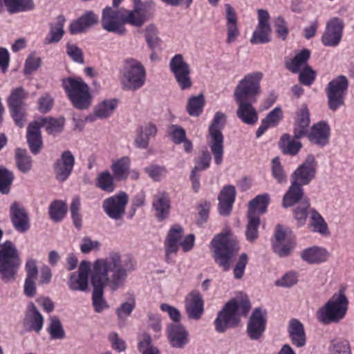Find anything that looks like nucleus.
<instances>
[{
    "label": "nucleus",
    "mask_w": 354,
    "mask_h": 354,
    "mask_svg": "<svg viewBox=\"0 0 354 354\" xmlns=\"http://www.w3.org/2000/svg\"><path fill=\"white\" fill-rule=\"evenodd\" d=\"M135 268L133 259L118 252H111L106 257L94 262L91 283L93 288L92 304L95 312L100 313L109 307L104 298V288L107 286L112 292L123 288L129 274Z\"/></svg>",
    "instance_id": "1"
},
{
    "label": "nucleus",
    "mask_w": 354,
    "mask_h": 354,
    "mask_svg": "<svg viewBox=\"0 0 354 354\" xmlns=\"http://www.w3.org/2000/svg\"><path fill=\"white\" fill-rule=\"evenodd\" d=\"M250 307V303L248 299H232L228 301L218 312L214 321L216 330L223 333L228 328L236 326L240 321V317L247 315Z\"/></svg>",
    "instance_id": "2"
},
{
    "label": "nucleus",
    "mask_w": 354,
    "mask_h": 354,
    "mask_svg": "<svg viewBox=\"0 0 354 354\" xmlns=\"http://www.w3.org/2000/svg\"><path fill=\"white\" fill-rule=\"evenodd\" d=\"M61 83L67 97L75 109L86 110L91 106L93 96L88 85L82 78L64 77L62 79Z\"/></svg>",
    "instance_id": "3"
},
{
    "label": "nucleus",
    "mask_w": 354,
    "mask_h": 354,
    "mask_svg": "<svg viewBox=\"0 0 354 354\" xmlns=\"http://www.w3.org/2000/svg\"><path fill=\"white\" fill-rule=\"evenodd\" d=\"M348 308V299L344 290H339L317 312V320L323 324L338 323L343 319Z\"/></svg>",
    "instance_id": "4"
},
{
    "label": "nucleus",
    "mask_w": 354,
    "mask_h": 354,
    "mask_svg": "<svg viewBox=\"0 0 354 354\" xmlns=\"http://www.w3.org/2000/svg\"><path fill=\"white\" fill-rule=\"evenodd\" d=\"M21 265L19 252L11 241L0 245V278L5 283L14 281Z\"/></svg>",
    "instance_id": "5"
},
{
    "label": "nucleus",
    "mask_w": 354,
    "mask_h": 354,
    "mask_svg": "<svg viewBox=\"0 0 354 354\" xmlns=\"http://www.w3.org/2000/svg\"><path fill=\"white\" fill-rule=\"evenodd\" d=\"M211 245L215 262L224 271H227L239 250L236 241L230 239L227 234L220 233L214 237Z\"/></svg>",
    "instance_id": "6"
},
{
    "label": "nucleus",
    "mask_w": 354,
    "mask_h": 354,
    "mask_svg": "<svg viewBox=\"0 0 354 354\" xmlns=\"http://www.w3.org/2000/svg\"><path fill=\"white\" fill-rule=\"evenodd\" d=\"M146 80V68L141 62L131 57L124 61L120 82L124 90L137 91L145 84Z\"/></svg>",
    "instance_id": "7"
},
{
    "label": "nucleus",
    "mask_w": 354,
    "mask_h": 354,
    "mask_svg": "<svg viewBox=\"0 0 354 354\" xmlns=\"http://www.w3.org/2000/svg\"><path fill=\"white\" fill-rule=\"evenodd\" d=\"M225 118L224 113H216L209 127L207 142L217 165H220L223 159L224 136L222 130L225 126Z\"/></svg>",
    "instance_id": "8"
},
{
    "label": "nucleus",
    "mask_w": 354,
    "mask_h": 354,
    "mask_svg": "<svg viewBox=\"0 0 354 354\" xmlns=\"http://www.w3.org/2000/svg\"><path fill=\"white\" fill-rule=\"evenodd\" d=\"M262 77L263 74L260 72L246 75L235 87L234 100L257 102V97L261 93L260 82Z\"/></svg>",
    "instance_id": "9"
},
{
    "label": "nucleus",
    "mask_w": 354,
    "mask_h": 354,
    "mask_svg": "<svg viewBox=\"0 0 354 354\" xmlns=\"http://www.w3.org/2000/svg\"><path fill=\"white\" fill-rule=\"evenodd\" d=\"M348 86V82L344 75H339L328 83L326 92L329 109L335 111L344 105Z\"/></svg>",
    "instance_id": "10"
},
{
    "label": "nucleus",
    "mask_w": 354,
    "mask_h": 354,
    "mask_svg": "<svg viewBox=\"0 0 354 354\" xmlns=\"http://www.w3.org/2000/svg\"><path fill=\"white\" fill-rule=\"evenodd\" d=\"M28 93L21 86L12 89L8 98V104L10 113L15 122V124L19 127L24 125L26 117V103L25 100Z\"/></svg>",
    "instance_id": "11"
},
{
    "label": "nucleus",
    "mask_w": 354,
    "mask_h": 354,
    "mask_svg": "<svg viewBox=\"0 0 354 354\" xmlns=\"http://www.w3.org/2000/svg\"><path fill=\"white\" fill-rule=\"evenodd\" d=\"M169 69L182 90L189 88L192 86L191 69L181 54H176L171 59Z\"/></svg>",
    "instance_id": "12"
},
{
    "label": "nucleus",
    "mask_w": 354,
    "mask_h": 354,
    "mask_svg": "<svg viewBox=\"0 0 354 354\" xmlns=\"http://www.w3.org/2000/svg\"><path fill=\"white\" fill-rule=\"evenodd\" d=\"M129 202V196L124 192L106 198L102 203V209L109 218L115 221L122 219L126 207Z\"/></svg>",
    "instance_id": "13"
},
{
    "label": "nucleus",
    "mask_w": 354,
    "mask_h": 354,
    "mask_svg": "<svg viewBox=\"0 0 354 354\" xmlns=\"http://www.w3.org/2000/svg\"><path fill=\"white\" fill-rule=\"evenodd\" d=\"M124 17V16L118 9L107 6L102 10V26L108 32L124 35L126 31L123 26L124 23L122 19Z\"/></svg>",
    "instance_id": "14"
},
{
    "label": "nucleus",
    "mask_w": 354,
    "mask_h": 354,
    "mask_svg": "<svg viewBox=\"0 0 354 354\" xmlns=\"http://www.w3.org/2000/svg\"><path fill=\"white\" fill-rule=\"evenodd\" d=\"M258 24L254 29L250 42L252 44H266L271 41V27L269 24L270 15L266 10H257Z\"/></svg>",
    "instance_id": "15"
},
{
    "label": "nucleus",
    "mask_w": 354,
    "mask_h": 354,
    "mask_svg": "<svg viewBox=\"0 0 354 354\" xmlns=\"http://www.w3.org/2000/svg\"><path fill=\"white\" fill-rule=\"evenodd\" d=\"M92 272L91 263L82 261L77 272H72L68 278V286L72 291L86 292L88 288V274Z\"/></svg>",
    "instance_id": "16"
},
{
    "label": "nucleus",
    "mask_w": 354,
    "mask_h": 354,
    "mask_svg": "<svg viewBox=\"0 0 354 354\" xmlns=\"http://www.w3.org/2000/svg\"><path fill=\"white\" fill-rule=\"evenodd\" d=\"M75 165V157L70 151L62 153L53 165L55 178L59 182L66 181L71 174Z\"/></svg>",
    "instance_id": "17"
},
{
    "label": "nucleus",
    "mask_w": 354,
    "mask_h": 354,
    "mask_svg": "<svg viewBox=\"0 0 354 354\" xmlns=\"http://www.w3.org/2000/svg\"><path fill=\"white\" fill-rule=\"evenodd\" d=\"M317 162L313 155H308L306 160L292 174V180L301 185H306L315 178Z\"/></svg>",
    "instance_id": "18"
},
{
    "label": "nucleus",
    "mask_w": 354,
    "mask_h": 354,
    "mask_svg": "<svg viewBox=\"0 0 354 354\" xmlns=\"http://www.w3.org/2000/svg\"><path fill=\"white\" fill-rule=\"evenodd\" d=\"M344 23L338 18H333L326 25L322 37V42L326 46L335 47L339 45L343 34Z\"/></svg>",
    "instance_id": "19"
},
{
    "label": "nucleus",
    "mask_w": 354,
    "mask_h": 354,
    "mask_svg": "<svg viewBox=\"0 0 354 354\" xmlns=\"http://www.w3.org/2000/svg\"><path fill=\"white\" fill-rule=\"evenodd\" d=\"M266 311L261 308H254L247 326V332L252 340L259 339L266 329Z\"/></svg>",
    "instance_id": "20"
},
{
    "label": "nucleus",
    "mask_w": 354,
    "mask_h": 354,
    "mask_svg": "<svg viewBox=\"0 0 354 354\" xmlns=\"http://www.w3.org/2000/svg\"><path fill=\"white\" fill-rule=\"evenodd\" d=\"M167 337L170 345L174 348H183L189 341V333L185 327L179 323L168 325Z\"/></svg>",
    "instance_id": "21"
},
{
    "label": "nucleus",
    "mask_w": 354,
    "mask_h": 354,
    "mask_svg": "<svg viewBox=\"0 0 354 354\" xmlns=\"http://www.w3.org/2000/svg\"><path fill=\"white\" fill-rule=\"evenodd\" d=\"M10 218L15 229L25 232L30 228L29 217L26 209L17 202L10 205Z\"/></svg>",
    "instance_id": "22"
},
{
    "label": "nucleus",
    "mask_w": 354,
    "mask_h": 354,
    "mask_svg": "<svg viewBox=\"0 0 354 354\" xmlns=\"http://www.w3.org/2000/svg\"><path fill=\"white\" fill-rule=\"evenodd\" d=\"M98 21V16L93 11L87 10L78 19L71 23L69 32L71 35L83 33L91 27L96 25Z\"/></svg>",
    "instance_id": "23"
},
{
    "label": "nucleus",
    "mask_w": 354,
    "mask_h": 354,
    "mask_svg": "<svg viewBox=\"0 0 354 354\" xmlns=\"http://www.w3.org/2000/svg\"><path fill=\"white\" fill-rule=\"evenodd\" d=\"M185 310L187 317L192 319H199L204 311V301L198 292H192L185 300Z\"/></svg>",
    "instance_id": "24"
},
{
    "label": "nucleus",
    "mask_w": 354,
    "mask_h": 354,
    "mask_svg": "<svg viewBox=\"0 0 354 354\" xmlns=\"http://www.w3.org/2000/svg\"><path fill=\"white\" fill-rule=\"evenodd\" d=\"M238 109L236 116L245 124L252 125L258 121V115L252 106L255 102L250 100H235Z\"/></svg>",
    "instance_id": "25"
},
{
    "label": "nucleus",
    "mask_w": 354,
    "mask_h": 354,
    "mask_svg": "<svg viewBox=\"0 0 354 354\" xmlns=\"http://www.w3.org/2000/svg\"><path fill=\"white\" fill-rule=\"evenodd\" d=\"M330 135V128L325 121L314 124L308 134L309 140L317 145L324 146L328 144Z\"/></svg>",
    "instance_id": "26"
},
{
    "label": "nucleus",
    "mask_w": 354,
    "mask_h": 354,
    "mask_svg": "<svg viewBox=\"0 0 354 354\" xmlns=\"http://www.w3.org/2000/svg\"><path fill=\"white\" fill-rule=\"evenodd\" d=\"M227 44L233 43L239 36L238 19L234 9L228 3L225 5Z\"/></svg>",
    "instance_id": "27"
},
{
    "label": "nucleus",
    "mask_w": 354,
    "mask_h": 354,
    "mask_svg": "<svg viewBox=\"0 0 354 354\" xmlns=\"http://www.w3.org/2000/svg\"><path fill=\"white\" fill-rule=\"evenodd\" d=\"M329 253L324 248L313 246L304 249L300 254L301 259L308 264H319L328 260Z\"/></svg>",
    "instance_id": "28"
},
{
    "label": "nucleus",
    "mask_w": 354,
    "mask_h": 354,
    "mask_svg": "<svg viewBox=\"0 0 354 354\" xmlns=\"http://www.w3.org/2000/svg\"><path fill=\"white\" fill-rule=\"evenodd\" d=\"M235 196L236 190L233 185H227L223 188L218 195L220 214L227 216L231 212Z\"/></svg>",
    "instance_id": "29"
},
{
    "label": "nucleus",
    "mask_w": 354,
    "mask_h": 354,
    "mask_svg": "<svg viewBox=\"0 0 354 354\" xmlns=\"http://www.w3.org/2000/svg\"><path fill=\"white\" fill-rule=\"evenodd\" d=\"M183 235V228L180 226H173L169 231L165 241V259L169 262V255L176 253L178 250V243Z\"/></svg>",
    "instance_id": "30"
},
{
    "label": "nucleus",
    "mask_w": 354,
    "mask_h": 354,
    "mask_svg": "<svg viewBox=\"0 0 354 354\" xmlns=\"http://www.w3.org/2000/svg\"><path fill=\"white\" fill-rule=\"evenodd\" d=\"M153 207L156 211V216L158 221L166 219L170 211V200L167 193L162 192L156 194L153 197Z\"/></svg>",
    "instance_id": "31"
},
{
    "label": "nucleus",
    "mask_w": 354,
    "mask_h": 354,
    "mask_svg": "<svg viewBox=\"0 0 354 354\" xmlns=\"http://www.w3.org/2000/svg\"><path fill=\"white\" fill-rule=\"evenodd\" d=\"M24 322L28 325L30 330L37 333H39L43 328L44 317L32 302L28 306Z\"/></svg>",
    "instance_id": "32"
},
{
    "label": "nucleus",
    "mask_w": 354,
    "mask_h": 354,
    "mask_svg": "<svg viewBox=\"0 0 354 354\" xmlns=\"http://www.w3.org/2000/svg\"><path fill=\"white\" fill-rule=\"evenodd\" d=\"M288 333L291 341L297 347H303L306 342V333L303 324L296 319H290L288 326Z\"/></svg>",
    "instance_id": "33"
},
{
    "label": "nucleus",
    "mask_w": 354,
    "mask_h": 354,
    "mask_svg": "<svg viewBox=\"0 0 354 354\" xmlns=\"http://www.w3.org/2000/svg\"><path fill=\"white\" fill-rule=\"evenodd\" d=\"M40 129L41 125L36 121L30 123L28 127V142L30 151L34 154H37L39 152L42 145Z\"/></svg>",
    "instance_id": "34"
},
{
    "label": "nucleus",
    "mask_w": 354,
    "mask_h": 354,
    "mask_svg": "<svg viewBox=\"0 0 354 354\" xmlns=\"http://www.w3.org/2000/svg\"><path fill=\"white\" fill-rule=\"evenodd\" d=\"M66 19L63 15L57 16L56 22L50 24V31L48 36L44 39V44L48 45L59 42L65 33L64 26Z\"/></svg>",
    "instance_id": "35"
},
{
    "label": "nucleus",
    "mask_w": 354,
    "mask_h": 354,
    "mask_svg": "<svg viewBox=\"0 0 354 354\" xmlns=\"http://www.w3.org/2000/svg\"><path fill=\"white\" fill-rule=\"evenodd\" d=\"M156 133L157 128L154 124L149 122L141 126L138 129V135L135 140L137 147L140 149L147 148L149 139L155 137Z\"/></svg>",
    "instance_id": "36"
},
{
    "label": "nucleus",
    "mask_w": 354,
    "mask_h": 354,
    "mask_svg": "<svg viewBox=\"0 0 354 354\" xmlns=\"http://www.w3.org/2000/svg\"><path fill=\"white\" fill-rule=\"evenodd\" d=\"M310 114L306 107L301 108L297 116L296 124L294 128V138L299 139L306 135L310 124Z\"/></svg>",
    "instance_id": "37"
},
{
    "label": "nucleus",
    "mask_w": 354,
    "mask_h": 354,
    "mask_svg": "<svg viewBox=\"0 0 354 354\" xmlns=\"http://www.w3.org/2000/svg\"><path fill=\"white\" fill-rule=\"evenodd\" d=\"M131 159L128 156H123L113 161L111 169L115 179L125 180L129 174Z\"/></svg>",
    "instance_id": "38"
},
{
    "label": "nucleus",
    "mask_w": 354,
    "mask_h": 354,
    "mask_svg": "<svg viewBox=\"0 0 354 354\" xmlns=\"http://www.w3.org/2000/svg\"><path fill=\"white\" fill-rule=\"evenodd\" d=\"M269 202L268 194L257 196L249 203L248 215L259 217L260 214L266 213Z\"/></svg>",
    "instance_id": "39"
},
{
    "label": "nucleus",
    "mask_w": 354,
    "mask_h": 354,
    "mask_svg": "<svg viewBox=\"0 0 354 354\" xmlns=\"http://www.w3.org/2000/svg\"><path fill=\"white\" fill-rule=\"evenodd\" d=\"M302 186L297 183V181L292 180L290 187L283 197V207H291L302 198L304 195Z\"/></svg>",
    "instance_id": "40"
},
{
    "label": "nucleus",
    "mask_w": 354,
    "mask_h": 354,
    "mask_svg": "<svg viewBox=\"0 0 354 354\" xmlns=\"http://www.w3.org/2000/svg\"><path fill=\"white\" fill-rule=\"evenodd\" d=\"M310 57V52L308 49H303L297 54L295 57L289 62H286V67L292 73H297L300 71L302 67H305L307 61Z\"/></svg>",
    "instance_id": "41"
},
{
    "label": "nucleus",
    "mask_w": 354,
    "mask_h": 354,
    "mask_svg": "<svg viewBox=\"0 0 354 354\" xmlns=\"http://www.w3.org/2000/svg\"><path fill=\"white\" fill-rule=\"evenodd\" d=\"M310 212L309 227L311 230L322 235H328L329 234L328 225L324 218L315 209H311Z\"/></svg>",
    "instance_id": "42"
},
{
    "label": "nucleus",
    "mask_w": 354,
    "mask_h": 354,
    "mask_svg": "<svg viewBox=\"0 0 354 354\" xmlns=\"http://www.w3.org/2000/svg\"><path fill=\"white\" fill-rule=\"evenodd\" d=\"M118 106L116 99H110L97 104L94 109V113L98 118L105 119L113 114Z\"/></svg>",
    "instance_id": "43"
},
{
    "label": "nucleus",
    "mask_w": 354,
    "mask_h": 354,
    "mask_svg": "<svg viewBox=\"0 0 354 354\" xmlns=\"http://www.w3.org/2000/svg\"><path fill=\"white\" fill-rule=\"evenodd\" d=\"M8 12L10 14L26 12L34 8L32 0H3Z\"/></svg>",
    "instance_id": "44"
},
{
    "label": "nucleus",
    "mask_w": 354,
    "mask_h": 354,
    "mask_svg": "<svg viewBox=\"0 0 354 354\" xmlns=\"http://www.w3.org/2000/svg\"><path fill=\"white\" fill-rule=\"evenodd\" d=\"M302 147L301 142L292 139L288 134H283L280 141V148L285 154L295 156L298 153Z\"/></svg>",
    "instance_id": "45"
},
{
    "label": "nucleus",
    "mask_w": 354,
    "mask_h": 354,
    "mask_svg": "<svg viewBox=\"0 0 354 354\" xmlns=\"http://www.w3.org/2000/svg\"><path fill=\"white\" fill-rule=\"evenodd\" d=\"M36 122H39L41 127H44L49 134L53 135L60 133L64 125V118H41Z\"/></svg>",
    "instance_id": "46"
},
{
    "label": "nucleus",
    "mask_w": 354,
    "mask_h": 354,
    "mask_svg": "<svg viewBox=\"0 0 354 354\" xmlns=\"http://www.w3.org/2000/svg\"><path fill=\"white\" fill-rule=\"evenodd\" d=\"M47 331L52 339H63L66 336L62 324L57 316L49 317Z\"/></svg>",
    "instance_id": "47"
},
{
    "label": "nucleus",
    "mask_w": 354,
    "mask_h": 354,
    "mask_svg": "<svg viewBox=\"0 0 354 354\" xmlns=\"http://www.w3.org/2000/svg\"><path fill=\"white\" fill-rule=\"evenodd\" d=\"M122 22L129 24L136 27L142 26L147 20L145 12L139 8H135L133 10L128 12L124 18H122Z\"/></svg>",
    "instance_id": "48"
},
{
    "label": "nucleus",
    "mask_w": 354,
    "mask_h": 354,
    "mask_svg": "<svg viewBox=\"0 0 354 354\" xmlns=\"http://www.w3.org/2000/svg\"><path fill=\"white\" fill-rule=\"evenodd\" d=\"M270 170L272 176L279 184L285 185L287 183V175L278 157L272 160Z\"/></svg>",
    "instance_id": "49"
},
{
    "label": "nucleus",
    "mask_w": 354,
    "mask_h": 354,
    "mask_svg": "<svg viewBox=\"0 0 354 354\" xmlns=\"http://www.w3.org/2000/svg\"><path fill=\"white\" fill-rule=\"evenodd\" d=\"M260 225L259 216L248 215V224L246 226L245 236L248 241L254 242L259 236L258 228Z\"/></svg>",
    "instance_id": "50"
},
{
    "label": "nucleus",
    "mask_w": 354,
    "mask_h": 354,
    "mask_svg": "<svg viewBox=\"0 0 354 354\" xmlns=\"http://www.w3.org/2000/svg\"><path fill=\"white\" fill-rule=\"evenodd\" d=\"M16 164L23 173L28 172L32 168V159L24 149H17L15 154Z\"/></svg>",
    "instance_id": "51"
},
{
    "label": "nucleus",
    "mask_w": 354,
    "mask_h": 354,
    "mask_svg": "<svg viewBox=\"0 0 354 354\" xmlns=\"http://www.w3.org/2000/svg\"><path fill=\"white\" fill-rule=\"evenodd\" d=\"M114 178L113 175H111L109 171L101 172L97 178V186L104 192H112L115 187Z\"/></svg>",
    "instance_id": "52"
},
{
    "label": "nucleus",
    "mask_w": 354,
    "mask_h": 354,
    "mask_svg": "<svg viewBox=\"0 0 354 354\" xmlns=\"http://www.w3.org/2000/svg\"><path fill=\"white\" fill-rule=\"evenodd\" d=\"M144 171L155 182H160L167 174V169L163 165L151 164L145 167Z\"/></svg>",
    "instance_id": "53"
},
{
    "label": "nucleus",
    "mask_w": 354,
    "mask_h": 354,
    "mask_svg": "<svg viewBox=\"0 0 354 354\" xmlns=\"http://www.w3.org/2000/svg\"><path fill=\"white\" fill-rule=\"evenodd\" d=\"M205 104L204 97L198 95L189 98L187 105V111L191 116H198L203 111Z\"/></svg>",
    "instance_id": "54"
},
{
    "label": "nucleus",
    "mask_w": 354,
    "mask_h": 354,
    "mask_svg": "<svg viewBox=\"0 0 354 354\" xmlns=\"http://www.w3.org/2000/svg\"><path fill=\"white\" fill-rule=\"evenodd\" d=\"M67 212L66 204L60 201H55L49 207V214L50 218L55 222H59L63 219Z\"/></svg>",
    "instance_id": "55"
},
{
    "label": "nucleus",
    "mask_w": 354,
    "mask_h": 354,
    "mask_svg": "<svg viewBox=\"0 0 354 354\" xmlns=\"http://www.w3.org/2000/svg\"><path fill=\"white\" fill-rule=\"evenodd\" d=\"M13 180L12 172L0 167V192L3 194L9 193Z\"/></svg>",
    "instance_id": "56"
},
{
    "label": "nucleus",
    "mask_w": 354,
    "mask_h": 354,
    "mask_svg": "<svg viewBox=\"0 0 354 354\" xmlns=\"http://www.w3.org/2000/svg\"><path fill=\"white\" fill-rule=\"evenodd\" d=\"M138 348L142 354H160L157 348L151 343V338L148 334H144L142 340L138 345Z\"/></svg>",
    "instance_id": "57"
},
{
    "label": "nucleus",
    "mask_w": 354,
    "mask_h": 354,
    "mask_svg": "<svg viewBox=\"0 0 354 354\" xmlns=\"http://www.w3.org/2000/svg\"><path fill=\"white\" fill-rule=\"evenodd\" d=\"M80 208V198L76 197L73 199V201L71 205L70 210L71 212V216H72L73 224L78 229H80L82 227V216L79 212Z\"/></svg>",
    "instance_id": "58"
},
{
    "label": "nucleus",
    "mask_w": 354,
    "mask_h": 354,
    "mask_svg": "<svg viewBox=\"0 0 354 354\" xmlns=\"http://www.w3.org/2000/svg\"><path fill=\"white\" fill-rule=\"evenodd\" d=\"M168 132L171 136V140L175 144L179 145L186 138L185 129L176 124H171L169 127Z\"/></svg>",
    "instance_id": "59"
},
{
    "label": "nucleus",
    "mask_w": 354,
    "mask_h": 354,
    "mask_svg": "<svg viewBox=\"0 0 354 354\" xmlns=\"http://www.w3.org/2000/svg\"><path fill=\"white\" fill-rule=\"evenodd\" d=\"M331 354H351V348L346 340H333L330 348Z\"/></svg>",
    "instance_id": "60"
},
{
    "label": "nucleus",
    "mask_w": 354,
    "mask_h": 354,
    "mask_svg": "<svg viewBox=\"0 0 354 354\" xmlns=\"http://www.w3.org/2000/svg\"><path fill=\"white\" fill-rule=\"evenodd\" d=\"M274 26L277 37L284 41L288 35V29L284 19L281 16H278L274 19Z\"/></svg>",
    "instance_id": "61"
},
{
    "label": "nucleus",
    "mask_w": 354,
    "mask_h": 354,
    "mask_svg": "<svg viewBox=\"0 0 354 354\" xmlns=\"http://www.w3.org/2000/svg\"><path fill=\"white\" fill-rule=\"evenodd\" d=\"M316 73L309 66H306L300 72L299 75V82L306 86H310L313 84L315 78Z\"/></svg>",
    "instance_id": "62"
},
{
    "label": "nucleus",
    "mask_w": 354,
    "mask_h": 354,
    "mask_svg": "<svg viewBox=\"0 0 354 354\" xmlns=\"http://www.w3.org/2000/svg\"><path fill=\"white\" fill-rule=\"evenodd\" d=\"M66 53L73 62L80 64L84 63L83 53L75 44H68Z\"/></svg>",
    "instance_id": "63"
},
{
    "label": "nucleus",
    "mask_w": 354,
    "mask_h": 354,
    "mask_svg": "<svg viewBox=\"0 0 354 354\" xmlns=\"http://www.w3.org/2000/svg\"><path fill=\"white\" fill-rule=\"evenodd\" d=\"M310 204L308 201H304L294 209V214L299 225H304L307 217V209Z\"/></svg>",
    "instance_id": "64"
}]
</instances>
